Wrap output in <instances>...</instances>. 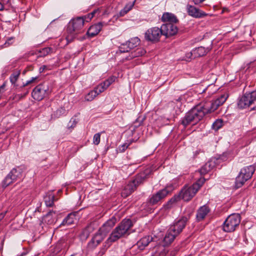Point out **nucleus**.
<instances>
[{
	"label": "nucleus",
	"instance_id": "f257e3e1",
	"mask_svg": "<svg viewBox=\"0 0 256 256\" xmlns=\"http://www.w3.org/2000/svg\"><path fill=\"white\" fill-rule=\"evenodd\" d=\"M227 94H222L214 100H206L192 108L185 114L181 120V124L186 127L192 122L196 123L208 114L216 110L226 101Z\"/></svg>",
	"mask_w": 256,
	"mask_h": 256
},
{
	"label": "nucleus",
	"instance_id": "f03ea898",
	"mask_svg": "<svg viewBox=\"0 0 256 256\" xmlns=\"http://www.w3.org/2000/svg\"><path fill=\"white\" fill-rule=\"evenodd\" d=\"M130 219H124L112 230L107 241L110 242H114L122 237L128 235L130 228L132 226Z\"/></svg>",
	"mask_w": 256,
	"mask_h": 256
},
{
	"label": "nucleus",
	"instance_id": "7ed1b4c3",
	"mask_svg": "<svg viewBox=\"0 0 256 256\" xmlns=\"http://www.w3.org/2000/svg\"><path fill=\"white\" fill-rule=\"evenodd\" d=\"M205 181L206 179L204 178H200L192 186L182 189L180 193V198L184 201L190 200L196 195Z\"/></svg>",
	"mask_w": 256,
	"mask_h": 256
},
{
	"label": "nucleus",
	"instance_id": "20e7f679",
	"mask_svg": "<svg viewBox=\"0 0 256 256\" xmlns=\"http://www.w3.org/2000/svg\"><path fill=\"white\" fill-rule=\"evenodd\" d=\"M84 24V18L77 17L72 20L68 26L67 30L70 34L66 37L67 41L70 42L72 40L74 36L81 33Z\"/></svg>",
	"mask_w": 256,
	"mask_h": 256
},
{
	"label": "nucleus",
	"instance_id": "39448f33",
	"mask_svg": "<svg viewBox=\"0 0 256 256\" xmlns=\"http://www.w3.org/2000/svg\"><path fill=\"white\" fill-rule=\"evenodd\" d=\"M147 178L148 175L144 173H141L136 175L132 180L125 186L122 192V196L126 198L130 196L136 190L138 186L142 184Z\"/></svg>",
	"mask_w": 256,
	"mask_h": 256
},
{
	"label": "nucleus",
	"instance_id": "423d86ee",
	"mask_svg": "<svg viewBox=\"0 0 256 256\" xmlns=\"http://www.w3.org/2000/svg\"><path fill=\"white\" fill-rule=\"evenodd\" d=\"M240 222V216L238 214H233L229 216L225 220L223 230L226 232H234L236 227L238 226Z\"/></svg>",
	"mask_w": 256,
	"mask_h": 256
},
{
	"label": "nucleus",
	"instance_id": "0eeeda50",
	"mask_svg": "<svg viewBox=\"0 0 256 256\" xmlns=\"http://www.w3.org/2000/svg\"><path fill=\"white\" fill-rule=\"evenodd\" d=\"M22 176V170L19 167L12 168L2 182V186L6 187L17 180L20 179Z\"/></svg>",
	"mask_w": 256,
	"mask_h": 256
},
{
	"label": "nucleus",
	"instance_id": "6e6552de",
	"mask_svg": "<svg viewBox=\"0 0 256 256\" xmlns=\"http://www.w3.org/2000/svg\"><path fill=\"white\" fill-rule=\"evenodd\" d=\"M256 98V92H246L238 100V106L240 108H246L254 104Z\"/></svg>",
	"mask_w": 256,
	"mask_h": 256
},
{
	"label": "nucleus",
	"instance_id": "1a4fd4ad",
	"mask_svg": "<svg viewBox=\"0 0 256 256\" xmlns=\"http://www.w3.org/2000/svg\"><path fill=\"white\" fill-rule=\"evenodd\" d=\"M162 34V28L152 27L148 29L144 34V38L147 42L156 43L160 40Z\"/></svg>",
	"mask_w": 256,
	"mask_h": 256
},
{
	"label": "nucleus",
	"instance_id": "9d476101",
	"mask_svg": "<svg viewBox=\"0 0 256 256\" xmlns=\"http://www.w3.org/2000/svg\"><path fill=\"white\" fill-rule=\"evenodd\" d=\"M49 93L48 86L43 84L36 86L32 92V98L36 100H41Z\"/></svg>",
	"mask_w": 256,
	"mask_h": 256
},
{
	"label": "nucleus",
	"instance_id": "9b49d317",
	"mask_svg": "<svg viewBox=\"0 0 256 256\" xmlns=\"http://www.w3.org/2000/svg\"><path fill=\"white\" fill-rule=\"evenodd\" d=\"M169 191L164 188L158 191L155 194L152 195L148 200V206H154L160 204L168 194Z\"/></svg>",
	"mask_w": 256,
	"mask_h": 256
},
{
	"label": "nucleus",
	"instance_id": "f8f14e48",
	"mask_svg": "<svg viewBox=\"0 0 256 256\" xmlns=\"http://www.w3.org/2000/svg\"><path fill=\"white\" fill-rule=\"evenodd\" d=\"M188 220V218L186 216L182 217L170 226V231H172L178 236L185 228Z\"/></svg>",
	"mask_w": 256,
	"mask_h": 256
},
{
	"label": "nucleus",
	"instance_id": "ddd939ff",
	"mask_svg": "<svg viewBox=\"0 0 256 256\" xmlns=\"http://www.w3.org/2000/svg\"><path fill=\"white\" fill-rule=\"evenodd\" d=\"M162 34L168 37L175 35L178 31L177 26L171 22L163 24L161 26Z\"/></svg>",
	"mask_w": 256,
	"mask_h": 256
},
{
	"label": "nucleus",
	"instance_id": "4468645a",
	"mask_svg": "<svg viewBox=\"0 0 256 256\" xmlns=\"http://www.w3.org/2000/svg\"><path fill=\"white\" fill-rule=\"evenodd\" d=\"M186 10L188 15L194 18H202L208 15L207 14L198 8L190 4L186 6Z\"/></svg>",
	"mask_w": 256,
	"mask_h": 256
},
{
	"label": "nucleus",
	"instance_id": "2eb2a0df",
	"mask_svg": "<svg viewBox=\"0 0 256 256\" xmlns=\"http://www.w3.org/2000/svg\"><path fill=\"white\" fill-rule=\"evenodd\" d=\"M114 78H110L103 82L98 84L94 89V90L98 95L106 90L114 81Z\"/></svg>",
	"mask_w": 256,
	"mask_h": 256
},
{
	"label": "nucleus",
	"instance_id": "dca6fc26",
	"mask_svg": "<svg viewBox=\"0 0 256 256\" xmlns=\"http://www.w3.org/2000/svg\"><path fill=\"white\" fill-rule=\"evenodd\" d=\"M103 26V23L99 22L98 24L91 26L87 31L86 34L88 37L92 38L96 36L101 30Z\"/></svg>",
	"mask_w": 256,
	"mask_h": 256
},
{
	"label": "nucleus",
	"instance_id": "f3484780",
	"mask_svg": "<svg viewBox=\"0 0 256 256\" xmlns=\"http://www.w3.org/2000/svg\"><path fill=\"white\" fill-rule=\"evenodd\" d=\"M210 209L206 205H204L200 206L197 210L196 215V219L198 221H200L204 219L206 216L210 212Z\"/></svg>",
	"mask_w": 256,
	"mask_h": 256
},
{
	"label": "nucleus",
	"instance_id": "a211bd4d",
	"mask_svg": "<svg viewBox=\"0 0 256 256\" xmlns=\"http://www.w3.org/2000/svg\"><path fill=\"white\" fill-rule=\"evenodd\" d=\"M255 171V167L253 165L246 166L241 169L240 173L247 180L250 179Z\"/></svg>",
	"mask_w": 256,
	"mask_h": 256
},
{
	"label": "nucleus",
	"instance_id": "6ab92c4d",
	"mask_svg": "<svg viewBox=\"0 0 256 256\" xmlns=\"http://www.w3.org/2000/svg\"><path fill=\"white\" fill-rule=\"evenodd\" d=\"M94 230V224L90 223L81 232L80 235L82 240H86L89 236L90 234Z\"/></svg>",
	"mask_w": 256,
	"mask_h": 256
},
{
	"label": "nucleus",
	"instance_id": "aec40b11",
	"mask_svg": "<svg viewBox=\"0 0 256 256\" xmlns=\"http://www.w3.org/2000/svg\"><path fill=\"white\" fill-rule=\"evenodd\" d=\"M152 238L149 236H144L138 242L136 245L134 246L132 248L134 249L136 246L140 250H142L152 240Z\"/></svg>",
	"mask_w": 256,
	"mask_h": 256
},
{
	"label": "nucleus",
	"instance_id": "412c9836",
	"mask_svg": "<svg viewBox=\"0 0 256 256\" xmlns=\"http://www.w3.org/2000/svg\"><path fill=\"white\" fill-rule=\"evenodd\" d=\"M210 48H205L203 46H200L193 50L190 52L191 56L194 55V57H200L206 55L210 50Z\"/></svg>",
	"mask_w": 256,
	"mask_h": 256
},
{
	"label": "nucleus",
	"instance_id": "4be33fe9",
	"mask_svg": "<svg viewBox=\"0 0 256 256\" xmlns=\"http://www.w3.org/2000/svg\"><path fill=\"white\" fill-rule=\"evenodd\" d=\"M177 236L168 228L164 238V245H169L175 239Z\"/></svg>",
	"mask_w": 256,
	"mask_h": 256
},
{
	"label": "nucleus",
	"instance_id": "5701e85b",
	"mask_svg": "<svg viewBox=\"0 0 256 256\" xmlns=\"http://www.w3.org/2000/svg\"><path fill=\"white\" fill-rule=\"evenodd\" d=\"M162 20L164 22H171L172 24L176 23L178 22V20L174 14L168 12L164 14Z\"/></svg>",
	"mask_w": 256,
	"mask_h": 256
},
{
	"label": "nucleus",
	"instance_id": "b1692460",
	"mask_svg": "<svg viewBox=\"0 0 256 256\" xmlns=\"http://www.w3.org/2000/svg\"><path fill=\"white\" fill-rule=\"evenodd\" d=\"M54 196L52 192L46 193L44 197V201L46 205L48 207H52L54 205Z\"/></svg>",
	"mask_w": 256,
	"mask_h": 256
},
{
	"label": "nucleus",
	"instance_id": "393cba45",
	"mask_svg": "<svg viewBox=\"0 0 256 256\" xmlns=\"http://www.w3.org/2000/svg\"><path fill=\"white\" fill-rule=\"evenodd\" d=\"M75 220H76V216L74 214H70L64 218L60 224V226L72 225L74 223Z\"/></svg>",
	"mask_w": 256,
	"mask_h": 256
},
{
	"label": "nucleus",
	"instance_id": "a878e982",
	"mask_svg": "<svg viewBox=\"0 0 256 256\" xmlns=\"http://www.w3.org/2000/svg\"><path fill=\"white\" fill-rule=\"evenodd\" d=\"M248 180H247L242 174L239 173L238 175L236 178L234 185L235 188H238L242 187Z\"/></svg>",
	"mask_w": 256,
	"mask_h": 256
},
{
	"label": "nucleus",
	"instance_id": "bb28decb",
	"mask_svg": "<svg viewBox=\"0 0 256 256\" xmlns=\"http://www.w3.org/2000/svg\"><path fill=\"white\" fill-rule=\"evenodd\" d=\"M52 49L51 48L47 47L42 48L35 52V54L37 56V58L45 56L48 54L51 53Z\"/></svg>",
	"mask_w": 256,
	"mask_h": 256
},
{
	"label": "nucleus",
	"instance_id": "cd10ccee",
	"mask_svg": "<svg viewBox=\"0 0 256 256\" xmlns=\"http://www.w3.org/2000/svg\"><path fill=\"white\" fill-rule=\"evenodd\" d=\"M134 2L127 4L124 8H122L118 14V16L121 17L124 16L126 14L128 13V12L130 10L132 9V7L134 6Z\"/></svg>",
	"mask_w": 256,
	"mask_h": 256
},
{
	"label": "nucleus",
	"instance_id": "c85d7f7f",
	"mask_svg": "<svg viewBox=\"0 0 256 256\" xmlns=\"http://www.w3.org/2000/svg\"><path fill=\"white\" fill-rule=\"evenodd\" d=\"M55 214V212L53 210H50L48 212L43 218V220L44 222L48 224H51L54 222V220L52 219L53 215Z\"/></svg>",
	"mask_w": 256,
	"mask_h": 256
},
{
	"label": "nucleus",
	"instance_id": "c756f323",
	"mask_svg": "<svg viewBox=\"0 0 256 256\" xmlns=\"http://www.w3.org/2000/svg\"><path fill=\"white\" fill-rule=\"evenodd\" d=\"M106 235L102 232L98 230V232L94 235L92 237L94 240H95L97 244H100L106 238Z\"/></svg>",
	"mask_w": 256,
	"mask_h": 256
},
{
	"label": "nucleus",
	"instance_id": "7c9ffc66",
	"mask_svg": "<svg viewBox=\"0 0 256 256\" xmlns=\"http://www.w3.org/2000/svg\"><path fill=\"white\" fill-rule=\"evenodd\" d=\"M128 44V46L132 49L136 47L140 42V40L138 37L132 38L128 41L126 42Z\"/></svg>",
	"mask_w": 256,
	"mask_h": 256
},
{
	"label": "nucleus",
	"instance_id": "2f4dec72",
	"mask_svg": "<svg viewBox=\"0 0 256 256\" xmlns=\"http://www.w3.org/2000/svg\"><path fill=\"white\" fill-rule=\"evenodd\" d=\"M146 52V51L142 48H138L136 50L132 52L131 55L130 56V58L132 59V58L138 57L142 56Z\"/></svg>",
	"mask_w": 256,
	"mask_h": 256
},
{
	"label": "nucleus",
	"instance_id": "473e14b6",
	"mask_svg": "<svg viewBox=\"0 0 256 256\" xmlns=\"http://www.w3.org/2000/svg\"><path fill=\"white\" fill-rule=\"evenodd\" d=\"M213 166H211L210 162L206 163L202 168L200 170V172L201 175H204L210 171Z\"/></svg>",
	"mask_w": 256,
	"mask_h": 256
},
{
	"label": "nucleus",
	"instance_id": "72a5a7b5",
	"mask_svg": "<svg viewBox=\"0 0 256 256\" xmlns=\"http://www.w3.org/2000/svg\"><path fill=\"white\" fill-rule=\"evenodd\" d=\"M20 71L18 70L16 72H14L11 76L10 77V82L13 84H15L17 80H18L20 75Z\"/></svg>",
	"mask_w": 256,
	"mask_h": 256
},
{
	"label": "nucleus",
	"instance_id": "f704fd0d",
	"mask_svg": "<svg viewBox=\"0 0 256 256\" xmlns=\"http://www.w3.org/2000/svg\"><path fill=\"white\" fill-rule=\"evenodd\" d=\"M180 199V196H174L170 200H168V202L164 206L165 208H171L172 206V204H175Z\"/></svg>",
	"mask_w": 256,
	"mask_h": 256
},
{
	"label": "nucleus",
	"instance_id": "c9c22d12",
	"mask_svg": "<svg viewBox=\"0 0 256 256\" xmlns=\"http://www.w3.org/2000/svg\"><path fill=\"white\" fill-rule=\"evenodd\" d=\"M222 125L223 121L222 120L218 119L213 123L212 128L216 130H218L222 127Z\"/></svg>",
	"mask_w": 256,
	"mask_h": 256
},
{
	"label": "nucleus",
	"instance_id": "e433bc0d",
	"mask_svg": "<svg viewBox=\"0 0 256 256\" xmlns=\"http://www.w3.org/2000/svg\"><path fill=\"white\" fill-rule=\"evenodd\" d=\"M116 221V220L115 218H110L104 224H102V226H104H104H107L108 229H112V228L115 224Z\"/></svg>",
	"mask_w": 256,
	"mask_h": 256
},
{
	"label": "nucleus",
	"instance_id": "4c0bfd02",
	"mask_svg": "<svg viewBox=\"0 0 256 256\" xmlns=\"http://www.w3.org/2000/svg\"><path fill=\"white\" fill-rule=\"evenodd\" d=\"M116 221V220L115 218H110L104 224H102V226H104H104H107L108 229H112V228L115 224Z\"/></svg>",
	"mask_w": 256,
	"mask_h": 256
},
{
	"label": "nucleus",
	"instance_id": "58836bf2",
	"mask_svg": "<svg viewBox=\"0 0 256 256\" xmlns=\"http://www.w3.org/2000/svg\"><path fill=\"white\" fill-rule=\"evenodd\" d=\"M131 48L128 46L127 42L124 44H122L119 46V50L120 52H128Z\"/></svg>",
	"mask_w": 256,
	"mask_h": 256
},
{
	"label": "nucleus",
	"instance_id": "ea45409f",
	"mask_svg": "<svg viewBox=\"0 0 256 256\" xmlns=\"http://www.w3.org/2000/svg\"><path fill=\"white\" fill-rule=\"evenodd\" d=\"M98 96V94L95 92L94 90L90 92L85 97V100L87 101H92L94 98Z\"/></svg>",
	"mask_w": 256,
	"mask_h": 256
},
{
	"label": "nucleus",
	"instance_id": "a19ab883",
	"mask_svg": "<svg viewBox=\"0 0 256 256\" xmlns=\"http://www.w3.org/2000/svg\"><path fill=\"white\" fill-rule=\"evenodd\" d=\"M78 122V120L76 118L72 117L68 124V128H74L76 126Z\"/></svg>",
	"mask_w": 256,
	"mask_h": 256
},
{
	"label": "nucleus",
	"instance_id": "79ce46f5",
	"mask_svg": "<svg viewBox=\"0 0 256 256\" xmlns=\"http://www.w3.org/2000/svg\"><path fill=\"white\" fill-rule=\"evenodd\" d=\"M100 133H97L95 134L93 138V143L96 144L98 145L100 144Z\"/></svg>",
	"mask_w": 256,
	"mask_h": 256
},
{
	"label": "nucleus",
	"instance_id": "37998d69",
	"mask_svg": "<svg viewBox=\"0 0 256 256\" xmlns=\"http://www.w3.org/2000/svg\"><path fill=\"white\" fill-rule=\"evenodd\" d=\"M99 244L94 240V238H92L90 241L88 243V248L90 249H93L96 248Z\"/></svg>",
	"mask_w": 256,
	"mask_h": 256
},
{
	"label": "nucleus",
	"instance_id": "c03bdc74",
	"mask_svg": "<svg viewBox=\"0 0 256 256\" xmlns=\"http://www.w3.org/2000/svg\"><path fill=\"white\" fill-rule=\"evenodd\" d=\"M14 41V37H10L8 38L7 40L6 41L5 43L2 44L4 46V48H6L10 46V45L12 44Z\"/></svg>",
	"mask_w": 256,
	"mask_h": 256
},
{
	"label": "nucleus",
	"instance_id": "a18cd8bd",
	"mask_svg": "<svg viewBox=\"0 0 256 256\" xmlns=\"http://www.w3.org/2000/svg\"><path fill=\"white\" fill-rule=\"evenodd\" d=\"M111 229H108L107 226H104H104H102L100 228L99 230L100 232L104 234L106 236L110 230Z\"/></svg>",
	"mask_w": 256,
	"mask_h": 256
},
{
	"label": "nucleus",
	"instance_id": "49530a36",
	"mask_svg": "<svg viewBox=\"0 0 256 256\" xmlns=\"http://www.w3.org/2000/svg\"><path fill=\"white\" fill-rule=\"evenodd\" d=\"M60 248V244H57L56 246L54 247V254H58L59 253H60L62 251Z\"/></svg>",
	"mask_w": 256,
	"mask_h": 256
},
{
	"label": "nucleus",
	"instance_id": "de8ad7c7",
	"mask_svg": "<svg viewBox=\"0 0 256 256\" xmlns=\"http://www.w3.org/2000/svg\"><path fill=\"white\" fill-rule=\"evenodd\" d=\"M37 78H38L37 76L32 78H31V80H28L25 84H24L23 86H25L30 84H32V82H34L37 79Z\"/></svg>",
	"mask_w": 256,
	"mask_h": 256
},
{
	"label": "nucleus",
	"instance_id": "09e8293b",
	"mask_svg": "<svg viewBox=\"0 0 256 256\" xmlns=\"http://www.w3.org/2000/svg\"><path fill=\"white\" fill-rule=\"evenodd\" d=\"M128 146V145L126 144H123L120 147V152H124Z\"/></svg>",
	"mask_w": 256,
	"mask_h": 256
},
{
	"label": "nucleus",
	"instance_id": "8fccbe9b",
	"mask_svg": "<svg viewBox=\"0 0 256 256\" xmlns=\"http://www.w3.org/2000/svg\"><path fill=\"white\" fill-rule=\"evenodd\" d=\"M82 17L84 18V22L85 21L88 22L92 18H90V16H89V14Z\"/></svg>",
	"mask_w": 256,
	"mask_h": 256
},
{
	"label": "nucleus",
	"instance_id": "3c124183",
	"mask_svg": "<svg viewBox=\"0 0 256 256\" xmlns=\"http://www.w3.org/2000/svg\"><path fill=\"white\" fill-rule=\"evenodd\" d=\"M98 10H94L93 12H92L90 13L89 14V16H90V18H93L95 14L97 12H98Z\"/></svg>",
	"mask_w": 256,
	"mask_h": 256
},
{
	"label": "nucleus",
	"instance_id": "603ef678",
	"mask_svg": "<svg viewBox=\"0 0 256 256\" xmlns=\"http://www.w3.org/2000/svg\"><path fill=\"white\" fill-rule=\"evenodd\" d=\"M205 0H193V2L195 4H199Z\"/></svg>",
	"mask_w": 256,
	"mask_h": 256
},
{
	"label": "nucleus",
	"instance_id": "864d4df0",
	"mask_svg": "<svg viewBox=\"0 0 256 256\" xmlns=\"http://www.w3.org/2000/svg\"><path fill=\"white\" fill-rule=\"evenodd\" d=\"M46 68V66L44 65V66H42L40 68V69H39V71H40V72H44V70Z\"/></svg>",
	"mask_w": 256,
	"mask_h": 256
},
{
	"label": "nucleus",
	"instance_id": "5fc2aeb1",
	"mask_svg": "<svg viewBox=\"0 0 256 256\" xmlns=\"http://www.w3.org/2000/svg\"><path fill=\"white\" fill-rule=\"evenodd\" d=\"M6 212H2L0 214V220H1L4 217Z\"/></svg>",
	"mask_w": 256,
	"mask_h": 256
},
{
	"label": "nucleus",
	"instance_id": "6e6d98bb",
	"mask_svg": "<svg viewBox=\"0 0 256 256\" xmlns=\"http://www.w3.org/2000/svg\"><path fill=\"white\" fill-rule=\"evenodd\" d=\"M202 152L200 150H196V151H195L194 152V156H198L200 152Z\"/></svg>",
	"mask_w": 256,
	"mask_h": 256
},
{
	"label": "nucleus",
	"instance_id": "4d7b16f0",
	"mask_svg": "<svg viewBox=\"0 0 256 256\" xmlns=\"http://www.w3.org/2000/svg\"><path fill=\"white\" fill-rule=\"evenodd\" d=\"M29 254V250H26L25 252H22L20 256H24L25 255H26Z\"/></svg>",
	"mask_w": 256,
	"mask_h": 256
},
{
	"label": "nucleus",
	"instance_id": "13d9d810",
	"mask_svg": "<svg viewBox=\"0 0 256 256\" xmlns=\"http://www.w3.org/2000/svg\"><path fill=\"white\" fill-rule=\"evenodd\" d=\"M4 10V6L0 2V11H2Z\"/></svg>",
	"mask_w": 256,
	"mask_h": 256
},
{
	"label": "nucleus",
	"instance_id": "bf43d9fd",
	"mask_svg": "<svg viewBox=\"0 0 256 256\" xmlns=\"http://www.w3.org/2000/svg\"><path fill=\"white\" fill-rule=\"evenodd\" d=\"M158 248H159L160 250H164V246H159L158 247Z\"/></svg>",
	"mask_w": 256,
	"mask_h": 256
},
{
	"label": "nucleus",
	"instance_id": "052dcab7",
	"mask_svg": "<svg viewBox=\"0 0 256 256\" xmlns=\"http://www.w3.org/2000/svg\"><path fill=\"white\" fill-rule=\"evenodd\" d=\"M5 84H4L2 85L0 87V89L4 88L5 87Z\"/></svg>",
	"mask_w": 256,
	"mask_h": 256
},
{
	"label": "nucleus",
	"instance_id": "680f3d73",
	"mask_svg": "<svg viewBox=\"0 0 256 256\" xmlns=\"http://www.w3.org/2000/svg\"><path fill=\"white\" fill-rule=\"evenodd\" d=\"M4 48V46H2V45L0 46V50H2Z\"/></svg>",
	"mask_w": 256,
	"mask_h": 256
},
{
	"label": "nucleus",
	"instance_id": "e2e57ef3",
	"mask_svg": "<svg viewBox=\"0 0 256 256\" xmlns=\"http://www.w3.org/2000/svg\"><path fill=\"white\" fill-rule=\"evenodd\" d=\"M64 251H62V253L60 254V255H62V254H64Z\"/></svg>",
	"mask_w": 256,
	"mask_h": 256
},
{
	"label": "nucleus",
	"instance_id": "0e129e2a",
	"mask_svg": "<svg viewBox=\"0 0 256 256\" xmlns=\"http://www.w3.org/2000/svg\"><path fill=\"white\" fill-rule=\"evenodd\" d=\"M30 54H32H32H34V52H31V53H30Z\"/></svg>",
	"mask_w": 256,
	"mask_h": 256
}]
</instances>
